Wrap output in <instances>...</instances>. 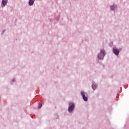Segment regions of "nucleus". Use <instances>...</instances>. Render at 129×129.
Returning <instances> with one entry per match:
<instances>
[{
    "label": "nucleus",
    "instance_id": "nucleus-5",
    "mask_svg": "<svg viewBox=\"0 0 129 129\" xmlns=\"http://www.w3.org/2000/svg\"><path fill=\"white\" fill-rule=\"evenodd\" d=\"M2 4L3 7H6V5L8 4V0H3Z\"/></svg>",
    "mask_w": 129,
    "mask_h": 129
},
{
    "label": "nucleus",
    "instance_id": "nucleus-6",
    "mask_svg": "<svg viewBox=\"0 0 129 129\" xmlns=\"http://www.w3.org/2000/svg\"><path fill=\"white\" fill-rule=\"evenodd\" d=\"M29 5L30 6H33V5H34V1H33V0H30L29 2Z\"/></svg>",
    "mask_w": 129,
    "mask_h": 129
},
{
    "label": "nucleus",
    "instance_id": "nucleus-7",
    "mask_svg": "<svg viewBox=\"0 0 129 129\" xmlns=\"http://www.w3.org/2000/svg\"><path fill=\"white\" fill-rule=\"evenodd\" d=\"M92 87L93 90H95V89H96V88H97V86H96V85H92Z\"/></svg>",
    "mask_w": 129,
    "mask_h": 129
},
{
    "label": "nucleus",
    "instance_id": "nucleus-8",
    "mask_svg": "<svg viewBox=\"0 0 129 129\" xmlns=\"http://www.w3.org/2000/svg\"><path fill=\"white\" fill-rule=\"evenodd\" d=\"M115 8H116V5H113L111 7V10H113Z\"/></svg>",
    "mask_w": 129,
    "mask_h": 129
},
{
    "label": "nucleus",
    "instance_id": "nucleus-4",
    "mask_svg": "<svg viewBox=\"0 0 129 129\" xmlns=\"http://www.w3.org/2000/svg\"><path fill=\"white\" fill-rule=\"evenodd\" d=\"M113 51L114 54H115V55H116V56H117L118 55V54H119V51L116 48H113Z\"/></svg>",
    "mask_w": 129,
    "mask_h": 129
},
{
    "label": "nucleus",
    "instance_id": "nucleus-1",
    "mask_svg": "<svg viewBox=\"0 0 129 129\" xmlns=\"http://www.w3.org/2000/svg\"><path fill=\"white\" fill-rule=\"evenodd\" d=\"M81 94L83 97V100L85 101H87L88 100V94L86 93H84V92L82 91L81 92Z\"/></svg>",
    "mask_w": 129,
    "mask_h": 129
},
{
    "label": "nucleus",
    "instance_id": "nucleus-3",
    "mask_svg": "<svg viewBox=\"0 0 129 129\" xmlns=\"http://www.w3.org/2000/svg\"><path fill=\"white\" fill-rule=\"evenodd\" d=\"M105 55L104 50L103 49L101 50V52L98 55V58L100 60L101 59H103V57Z\"/></svg>",
    "mask_w": 129,
    "mask_h": 129
},
{
    "label": "nucleus",
    "instance_id": "nucleus-9",
    "mask_svg": "<svg viewBox=\"0 0 129 129\" xmlns=\"http://www.w3.org/2000/svg\"><path fill=\"white\" fill-rule=\"evenodd\" d=\"M41 107H42V104H41L40 105H38V109H40V108H41Z\"/></svg>",
    "mask_w": 129,
    "mask_h": 129
},
{
    "label": "nucleus",
    "instance_id": "nucleus-2",
    "mask_svg": "<svg viewBox=\"0 0 129 129\" xmlns=\"http://www.w3.org/2000/svg\"><path fill=\"white\" fill-rule=\"evenodd\" d=\"M74 107H75V105L73 103H70L68 108L69 112H72L73 109H74Z\"/></svg>",
    "mask_w": 129,
    "mask_h": 129
},
{
    "label": "nucleus",
    "instance_id": "nucleus-10",
    "mask_svg": "<svg viewBox=\"0 0 129 129\" xmlns=\"http://www.w3.org/2000/svg\"><path fill=\"white\" fill-rule=\"evenodd\" d=\"M5 32V31H3V33H4Z\"/></svg>",
    "mask_w": 129,
    "mask_h": 129
}]
</instances>
